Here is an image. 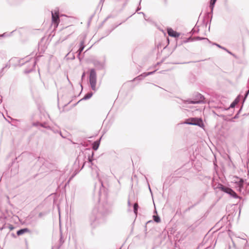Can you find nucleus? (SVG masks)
Returning <instances> with one entry per match:
<instances>
[{"mask_svg":"<svg viewBox=\"0 0 249 249\" xmlns=\"http://www.w3.org/2000/svg\"><path fill=\"white\" fill-rule=\"evenodd\" d=\"M89 81L91 89L95 91L96 90L97 74L94 69L90 70Z\"/></svg>","mask_w":249,"mask_h":249,"instance_id":"1","label":"nucleus"},{"mask_svg":"<svg viewBox=\"0 0 249 249\" xmlns=\"http://www.w3.org/2000/svg\"><path fill=\"white\" fill-rule=\"evenodd\" d=\"M195 98L194 100H191L190 99L186 100L185 102L186 103H188V104H200L203 102L204 99V97L199 93H196L195 94Z\"/></svg>","mask_w":249,"mask_h":249,"instance_id":"2","label":"nucleus"},{"mask_svg":"<svg viewBox=\"0 0 249 249\" xmlns=\"http://www.w3.org/2000/svg\"><path fill=\"white\" fill-rule=\"evenodd\" d=\"M202 123V120L200 119H197L196 118H192L189 119H188L185 122V124H188L191 125H195L198 126H201V124Z\"/></svg>","mask_w":249,"mask_h":249,"instance_id":"3","label":"nucleus"},{"mask_svg":"<svg viewBox=\"0 0 249 249\" xmlns=\"http://www.w3.org/2000/svg\"><path fill=\"white\" fill-rule=\"evenodd\" d=\"M235 183L238 185V187H243L244 185H249V182H247L246 180H244L238 177H236L234 180Z\"/></svg>","mask_w":249,"mask_h":249,"instance_id":"4","label":"nucleus"},{"mask_svg":"<svg viewBox=\"0 0 249 249\" xmlns=\"http://www.w3.org/2000/svg\"><path fill=\"white\" fill-rule=\"evenodd\" d=\"M52 22L55 24L56 25V26H57L59 22L58 13H57V12L54 13L53 12H52Z\"/></svg>","mask_w":249,"mask_h":249,"instance_id":"5","label":"nucleus"},{"mask_svg":"<svg viewBox=\"0 0 249 249\" xmlns=\"http://www.w3.org/2000/svg\"><path fill=\"white\" fill-rule=\"evenodd\" d=\"M168 35L171 37H178L180 34L173 30L172 28H169L167 30Z\"/></svg>","mask_w":249,"mask_h":249,"instance_id":"6","label":"nucleus"},{"mask_svg":"<svg viewBox=\"0 0 249 249\" xmlns=\"http://www.w3.org/2000/svg\"><path fill=\"white\" fill-rule=\"evenodd\" d=\"M222 191L225 192L229 194H230L231 196H232L234 198H237L238 197L237 194L232 191L231 188H220Z\"/></svg>","mask_w":249,"mask_h":249,"instance_id":"7","label":"nucleus"},{"mask_svg":"<svg viewBox=\"0 0 249 249\" xmlns=\"http://www.w3.org/2000/svg\"><path fill=\"white\" fill-rule=\"evenodd\" d=\"M205 40L207 42H210V40L207 38L202 37H199V36L194 37H190L188 38L187 42L193 41H195V40Z\"/></svg>","mask_w":249,"mask_h":249,"instance_id":"8","label":"nucleus"},{"mask_svg":"<svg viewBox=\"0 0 249 249\" xmlns=\"http://www.w3.org/2000/svg\"><path fill=\"white\" fill-rule=\"evenodd\" d=\"M239 102V99L238 97H237L230 105V107L228 108H225L224 109L225 110H228L231 108L232 109V112H233L234 110V107Z\"/></svg>","mask_w":249,"mask_h":249,"instance_id":"9","label":"nucleus"},{"mask_svg":"<svg viewBox=\"0 0 249 249\" xmlns=\"http://www.w3.org/2000/svg\"><path fill=\"white\" fill-rule=\"evenodd\" d=\"M101 138L102 137H101L99 140H96L93 142L92 144V148L93 150L96 151L98 149Z\"/></svg>","mask_w":249,"mask_h":249,"instance_id":"10","label":"nucleus"},{"mask_svg":"<svg viewBox=\"0 0 249 249\" xmlns=\"http://www.w3.org/2000/svg\"><path fill=\"white\" fill-rule=\"evenodd\" d=\"M85 41L84 40H82L81 42H80V47L78 49V50L77 51V53H78V56H79L81 53L82 52V51H83L84 48H85Z\"/></svg>","mask_w":249,"mask_h":249,"instance_id":"11","label":"nucleus"},{"mask_svg":"<svg viewBox=\"0 0 249 249\" xmlns=\"http://www.w3.org/2000/svg\"><path fill=\"white\" fill-rule=\"evenodd\" d=\"M94 65L98 69L102 70L104 67V64L102 62L99 61H95L94 62Z\"/></svg>","mask_w":249,"mask_h":249,"instance_id":"12","label":"nucleus"},{"mask_svg":"<svg viewBox=\"0 0 249 249\" xmlns=\"http://www.w3.org/2000/svg\"><path fill=\"white\" fill-rule=\"evenodd\" d=\"M184 100H182L181 99H178L176 101V102L180 105H181V107H180L184 108L186 107H187L185 106L186 104H188V103H186L185 101H186Z\"/></svg>","mask_w":249,"mask_h":249,"instance_id":"13","label":"nucleus"},{"mask_svg":"<svg viewBox=\"0 0 249 249\" xmlns=\"http://www.w3.org/2000/svg\"><path fill=\"white\" fill-rule=\"evenodd\" d=\"M29 232H30V231L28 229L25 228V229H23L18 231L17 232V234L19 236V235H22L25 233Z\"/></svg>","mask_w":249,"mask_h":249,"instance_id":"14","label":"nucleus"},{"mask_svg":"<svg viewBox=\"0 0 249 249\" xmlns=\"http://www.w3.org/2000/svg\"><path fill=\"white\" fill-rule=\"evenodd\" d=\"M93 95V93L92 92H88L87 94L85 95L84 97L81 99V100H87L90 98Z\"/></svg>","mask_w":249,"mask_h":249,"instance_id":"15","label":"nucleus"},{"mask_svg":"<svg viewBox=\"0 0 249 249\" xmlns=\"http://www.w3.org/2000/svg\"><path fill=\"white\" fill-rule=\"evenodd\" d=\"M87 150L89 151H91V155L90 154H89L88 160L89 162V163H91L92 164V161L93 160V157L94 156V152L93 151H91L90 149H87Z\"/></svg>","mask_w":249,"mask_h":249,"instance_id":"16","label":"nucleus"},{"mask_svg":"<svg viewBox=\"0 0 249 249\" xmlns=\"http://www.w3.org/2000/svg\"><path fill=\"white\" fill-rule=\"evenodd\" d=\"M172 179H173L172 177H171L170 176L168 177L164 182L163 187L167 186L168 185H171V184H170L169 183Z\"/></svg>","mask_w":249,"mask_h":249,"instance_id":"17","label":"nucleus"},{"mask_svg":"<svg viewBox=\"0 0 249 249\" xmlns=\"http://www.w3.org/2000/svg\"><path fill=\"white\" fill-rule=\"evenodd\" d=\"M217 0H210V7L211 9V13L212 14L213 12V8L215 5V3L216 2Z\"/></svg>","mask_w":249,"mask_h":249,"instance_id":"18","label":"nucleus"},{"mask_svg":"<svg viewBox=\"0 0 249 249\" xmlns=\"http://www.w3.org/2000/svg\"><path fill=\"white\" fill-rule=\"evenodd\" d=\"M213 45H215V46H217L218 48H221L222 50L226 51L227 52H228V53H229L231 54H232V53L230 51H229L228 50H227L226 48L222 47L216 43H213Z\"/></svg>","mask_w":249,"mask_h":249,"instance_id":"19","label":"nucleus"},{"mask_svg":"<svg viewBox=\"0 0 249 249\" xmlns=\"http://www.w3.org/2000/svg\"><path fill=\"white\" fill-rule=\"evenodd\" d=\"M36 59H34V60L33 61L32 68L29 71L26 70L25 72L26 73H29V72H31L32 71V70L35 68V67L36 65Z\"/></svg>","mask_w":249,"mask_h":249,"instance_id":"20","label":"nucleus"},{"mask_svg":"<svg viewBox=\"0 0 249 249\" xmlns=\"http://www.w3.org/2000/svg\"><path fill=\"white\" fill-rule=\"evenodd\" d=\"M138 204L137 203H135L134 205V211L136 214H137V211L138 209Z\"/></svg>","mask_w":249,"mask_h":249,"instance_id":"21","label":"nucleus"},{"mask_svg":"<svg viewBox=\"0 0 249 249\" xmlns=\"http://www.w3.org/2000/svg\"><path fill=\"white\" fill-rule=\"evenodd\" d=\"M153 219H154V220L157 223H159L160 222V218L158 216L154 215Z\"/></svg>","mask_w":249,"mask_h":249,"instance_id":"22","label":"nucleus"},{"mask_svg":"<svg viewBox=\"0 0 249 249\" xmlns=\"http://www.w3.org/2000/svg\"><path fill=\"white\" fill-rule=\"evenodd\" d=\"M18 169L16 168L15 169H11V173L13 175H16L17 173H18Z\"/></svg>","mask_w":249,"mask_h":249,"instance_id":"23","label":"nucleus"},{"mask_svg":"<svg viewBox=\"0 0 249 249\" xmlns=\"http://www.w3.org/2000/svg\"><path fill=\"white\" fill-rule=\"evenodd\" d=\"M155 72V71L148 72H144L143 73V74H144L143 77H146L148 75H151V74H153Z\"/></svg>","mask_w":249,"mask_h":249,"instance_id":"24","label":"nucleus"},{"mask_svg":"<svg viewBox=\"0 0 249 249\" xmlns=\"http://www.w3.org/2000/svg\"><path fill=\"white\" fill-rule=\"evenodd\" d=\"M144 74L143 73L141 75L138 76L135 79H138L139 80H142L143 78H144L145 77H143Z\"/></svg>","mask_w":249,"mask_h":249,"instance_id":"25","label":"nucleus"},{"mask_svg":"<svg viewBox=\"0 0 249 249\" xmlns=\"http://www.w3.org/2000/svg\"><path fill=\"white\" fill-rule=\"evenodd\" d=\"M8 228L10 231H12L14 229V227L12 225H9L8 226Z\"/></svg>","mask_w":249,"mask_h":249,"instance_id":"26","label":"nucleus"},{"mask_svg":"<svg viewBox=\"0 0 249 249\" xmlns=\"http://www.w3.org/2000/svg\"><path fill=\"white\" fill-rule=\"evenodd\" d=\"M199 30H196L195 28H194L192 30V32L193 34H194L195 33H197L198 32Z\"/></svg>","mask_w":249,"mask_h":249,"instance_id":"27","label":"nucleus"},{"mask_svg":"<svg viewBox=\"0 0 249 249\" xmlns=\"http://www.w3.org/2000/svg\"><path fill=\"white\" fill-rule=\"evenodd\" d=\"M249 94V89L247 91H246V93L245 94V98L247 97V96H248Z\"/></svg>","mask_w":249,"mask_h":249,"instance_id":"28","label":"nucleus"},{"mask_svg":"<svg viewBox=\"0 0 249 249\" xmlns=\"http://www.w3.org/2000/svg\"><path fill=\"white\" fill-rule=\"evenodd\" d=\"M2 37H5L8 36V35L7 34V33H4L3 34L0 35Z\"/></svg>","mask_w":249,"mask_h":249,"instance_id":"29","label":"nucleus"},{"mask_svg":"<svg viewBox=\"0 0 249 249\" xmlns=\"http://www.w3.org/2000/svg\"><path fill=\"white\" fill-rule=\"evenodd\" d=\"M239 111L233 117V119H237L238 118V114H239Z\"/></svg>","mask_w":249,"mask_h":249,"instance_id":"30","label":"nucleus"},{"mask_svg":"<svg viewBox=\"0 0 249 249\" xmlns=\"http://www.w3.org/2000/svg\"><path fill=\"white\" fill-rule=\"evenodd\" d=\"M85 73L83 72L82 75V76H81L82 80L83 79V78L85 77Z\"/></svg>","mask_w":249,"mask_h":249,"instance_id":"31","label":"nucleus"},{"mask_svg":"<svg viewBox=\"0 0 249 249\" xmlns=\"http://www.w3.org/2000/svg\"><path fill=\"white\" fill-rule=\"evenodd\" d=\"M69 181H70V179L65 183V184L64 185V186L63 187H66L67 185H68V184L69 182Z\"/></svg>","mask_w":249,"mask_h":249,"instance_id":"32","label":"nucleus"},{"mask_svg":"<svg viewBox=\"0 0 249 249\" xmlns=\"http://www.w3.org/2000/svg\"><path fill=\"white\" fill-rule=\"evenodd\" d=\"M217 187H225L224 186H223V185L222 184H218V186Z\"/></svg>","mask_w":249,"mask_h":249,"instance_id":"33","label":"nucleus"},{"mask_svg":"<svg viewBox=\"0 0 249 249\" xmlns=\"http://www.w3.org/2000/svg\"><path fill=\"white\" fill-rule=\"evenodd\" d=\"M141 9V8L139 7H138L137 10H136V12H138V11H139Z\"/></svg>","mask_w":249,"mask_h":249,"instance_id":"34","label":"nucleus"},{"mask_svg":"<svg viewBox=\"0 0 249 249\" xmlns=\"http://www.w3.org/2000/svg\"><path fill=\"white\" fill-rule=\"evenodd\" d=\"M234 119H233V118H232L230 120V121H231V122H233V121H234Z\"/></svg>","mask_w":249,"mask_h":249,"instance_id":"35","label":"nucleus"},{"mask_svg":"<svg viewBox=\"0 0 249 249\" xmlns=\"http://www.w3.org/2000/svg\"><path fill=\"white\" fill-rule=\"evenodd\" d=\"M128 204L129 206L131 205V204H130V202H129V201H128Z\"/></svg>","mask_w":249,"mask_h":249,"instance_id":"36","label":"nucleus"},{"mask_svg":"<svg viewBox=\"0 0 249 249\" xmlns=\"http://www.w3.org/2000/svg\"><path fill=\"white\" fill-rule=\"evenodd\" d=\"M139 14H142L144 15V13L143 12H140V13H139Z\"/></svg>","mask_w":249,"mask_h":249,"instance_id":"37","label":"nucleus"},{"mask_svg":"<svg viewBox=\"0 0 249 249\" xmlns=\"http://www.w3.org/2000/svg\"><path fill=\"white\" fill-rule=\"evenodd\" d=\"M212 18V15L211 16V19H210V22H211V21Z\"/></svg>","mask_w":249,"mask_h":249,"instance_id":"38","label":"nucleus"},{"mask_svg":"<svg viewBox=\"0 0 249 249\" xmlns=\"http://www.w3.org/2000/svg\"><path fill=\"white\" fill-rule=\"evenodd\" d=\"M79 157L80 156L78 157V158L77 159V160H78L79 161Z\"/></svg>","mask_w":249,"mask_h":249,"instance_id":"39","label":"nucleus"},{"mask_svg":"<svg viewBox=\"0 0 249 249\" xmlns=\"http://www.w3.org/2000/svg\"><path fill=\"white\" fill-rule=\"evenodd\" d=\"M13 32H14V31H13V32H11L10 33V34H12L13 33Z\"/></svg>","mask_w":249,"mask_h":249,"instance_id":"40","label":"nucleus"},{"mask_svg":"<svg viewBox=\"0 0 249 249\" xmlns=\"http://www.w3.org/2000/svg\"><path fill=\"white\" fill-rule=\"evenodd\" d=\"M148 187H150V185H149V183H148Z\"/></svg>","mask_w":249,"mask_h":249,"instance_id":"41","label":"nucleus"},{"mask_svg":"<svg viewBox=\"0 0 249 249\" xmlns=\"http://www.w3.org/2000/svg\"><path fill=\"white\" fill-rule=\"evenodd\" d=\"M101 186H102V187H104V186H103V184L102 183L101 184Z\"/></svg>","mask_w":249,"mask_h":249,"instance_id":"42","label":"nucleus"},{"mask_svg":"<svg viewBox=\"0 0 249 249\" xmlns=\"http://www.w3.org/2000/svg\"><path fill=\"white\" fill-rule=\"evenodd\" d=\"M189 62H187V63H189ZM185 62L183 63L182 64H185Z\"/></svg>","mask_w":249,"mask_h":249,"instance_id":"43","label":"nucleus"},{"mask_svg":"<svg viewBox=\"0 0 249 249\" xmlns=\"http://www.w3.org/2000/svg\"><path fill=\"white\" fill-rule=\"evenodd\" d=\"M81 88L82 89L83 88V86H82V85L81 84Z\"/></svg>","mask_w":249,"mask_h":249,"instance_id":"44","label":"nucleus"},{"mask_svg":"<svg viewBox=\"0 0 249 249\" xmlns=\"http://www.w3.org/2000/svg\"><path fill=\"white\" fill-rule=\"evenodd\" d=\"M103 1V0H101V1Z\"/></svg>","mask_w":249,"mask_h":249,"instance_id":"45","label":"nucleus"},{"mask_svg":"<svg viewBox=\"0 0 249 249\" xmlns=\"http://www.w3.org/2000/svg\"><path fill=\"white\" fill-rule=\"evenodd\" d=\"M0 37H2V36L0 35Z\"/></svg>","mask_w":249,"mask_h":249,"instance_id":"46","label":"nucleus"}]
</instances>
